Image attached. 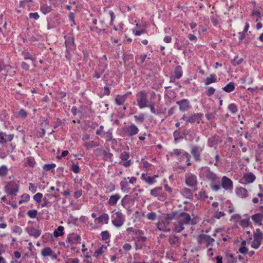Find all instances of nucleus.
Returning a JSON list of instances; mask_svg holds the SVG:
<instances>
[{"mask_svg": "<svg viewBox=\"0 0 263 263\" xmlns=\"http://www.w3.org/2000/svg\"><path fill=\"white\" fill-rule=\"evenodd\" d=\"M136 237L134 239L135 241L140 243H144L147 239V238L145 236H142L141 235H136Z\"/></svg>", "mask_w": 263, "mask_h": 263, "instance_id": "56", "label": "nucleus"}, {"mask_svg": "<svg viewBox=\"0 0 263 263\" xmlns=\"http://www.w3.org/2000/svg\"><path fill=\"white\" fill-rule=\"evenodd\" d=\"M147 218L150 220H155L157 218V214L154 212H151L147 214Z\"/></svg>", "mask_w": 263, "mask_h": 263, "instance_id": "63", "label": "nucleus"}, {"mask_svg": "<svg viewBox=\"0 0 263 263\" xmlns=\"http://www.w3.org/2000/svg\"><path fill=\"white\" fill-rule=\"evenodd\" d=\"M217 82V77L215 74H211L204 80V84L206 85Z\"/></svg>", "mask_w": 263, "mask_h": 263, "instance_id": "33", "label": "nucleus"}, {"mask_svg": "<svg viewBox=\"0 0 263 263\" xmlns=\"http://www.w3.org/2000/svg\"><path fill=\"white\" fill-rule=\"evenodd\" d=\"M183 158L185 157L186 158V163L187 166H190L191 165V156L189 153L187 152H184L183 153Z\"/></svg>", "mask_w": 263, "mask_h": 263, "instance_id": "57", "label": "nucleus"}, {"mask_svg": "<svg viewBox=\"0 0 263 263\" xmlns=\"http://www.w3.org/2000/svg\"><path fill=\"white\" fill-rule=\"evenodd\" d=\"M41 255L43 257L50 256L52 259H57L58 256L50 247L43 248L41 251Z\"/></svg>", "mask_w": 263, "mask_h": 263, "instance_id": "18", "label": "nucleus"}, {"mask_svg": "<svg viewBox=\"0 0 263 263\" xmlns=\"http://www.w3.org/2000/svg\"><path fill=\"white\" fill-rule=\"evenodd\" d=\"M179 106V110L181 112L187 111L191 108L190 101L187 99H183L176 102Z\"/></svg>", "mask_w": 263, "mask_h": 263, "instance_id": "10", "label": "nucleus"}, {"mask_svg": "<svg viewBox=\"0 0 263 263\" xmlns=\"http://www.w3.org/2000/svg\"><path fill=\"white\" fill-rule=\"evenodd\" d=\"M13 134L7 135L6 133L0 132V144H3L8 142H11L14 138Z\"/></svg>", "mask_w": 263, "mask_h": 263, "instance_id": "19", "label": "nucleus"}, {"mask_svg": "<svg viewBox=\"0 0 263 263\" xmlns=\"http://www.w3.org/2000/svg\"><path fill=\"white\" fill-rule=\"evenodd\" d=\"M196 196L198 199L201 200H204L208 197V195H206V191L203 189H201L199 192L198 194L196 195Z\"/></svg>", "mask_w": 263, "mask_h": 263, "instance_id": "40", "label": "nucleus"}, {"mask_svg": "<svg viewBox=\"0 0 263 263\" xmlns=\"http://www.w3.org/2000/svg\"><path fill=\"white\" fill-rule=\"evenodd\" d=\"M135 121L137 123H143L145 120V116L144 114L141 113L139 115L134 116Z\"/></svg>", "mask_w": 263, "mask_h": 263, "instance_id": "45", "label": "nucleus"}, {"mask_svg": "<svg viewBox=\"0 0 263 263\" xmlns=\"http://www.w3.org/2000/svg\"><path fill=\"white\" fill-rule=\"evenodd\" d=\"M180 193L182 196L189 199H192L193 198V194L192 190L187 187H183L180 191Z\"/></svg>", "mask_w": 263, "mask_h": 263, "instance_id": "22", "label": "nucleus"}, {"mask_svg": "<svg viewBox=\"0 0 263 263\" xmlns=\"http://www.w3.org/2000/svg\"><path fill=\"white\" fill-rule=\"evenodd\" d=\"M174 228L173 230L174 231L177 233L181 232L184 229V225L181 222H180L179 220L177 219L176 221L173 223Z\"/></svg>", "mask_w": 263, "mask_h": 263, "instance_id": "28", "label": "nucleus"}, {"mask_svg": "<svg viewBox=\"0 0 263 263\" xmlns=\"http://www.w3.org/2000/svg\"><path fill=\"white\" fill-rule=\"evenodd\" d=\"M235 88V83L233 82H230L227 84L224 87L222 88V89L228 93L231 92L234 90Z\"/></svg>", "mask_w": 263, "mask_h": 263, "instance_id": "34", "label": "nucleus"}, {"mask_svg": "<svg viewBox=\"0 0 263 263\" xmlns=\"http://www.w3.org/2000/svg\"><path fill=\"white\" fill-rule=\"evenodd\" d=\"M125 134L129 137H133L137 135L139 129L137 125L132 123L124 128Z\"/></svg>", "mask_w": 263, "mask_h": 263, "instance_id": "11", "label": "nucleus"}, {"mask_svg": "<svg viewBox=\"0 0 263 263\" xmlns=\"http://www.w3.org/2000/svg\"><path fill=\"white\" fill-rule=\"evenodd\" d=\"M132 94V93L131 91H128L123 95H117L115 99L116 104L118 105H123L127 98Z\"/></svg>", "mask_w": 263, "mask_h": 263, "instance_id": "14", "label": "nucleus"}, {"mask_svg": "<svg viewBox=\"0 0 263 263\" xmlns=\"http://www.w3.org/2000/svg\"><path fill=\"white\" fill-rule=\"evenodd\" d=\"M203 116V115L202 113H195L192 114L188 117V122L192 124L194 123L195 122H197L198 124H199Z\"/></svg>", "mask_w": 263, "mask_h": 263, "instance_id": "20", "label": "nucleus"}, {"mask_svg": "<svg viewBox=\"0 0 263 263\" xmlns=\"http://www.w3.org/2000/svg\"><path fill=\"white\" fill-rule=\"evenodd\" d=\"M40 10L44 14H46L52 11V8L50 6H48L46 4H42L40 7Z\"/></svg>", "mask_w": 263, "mask_h": 263, "instance_id": "39", "label": "nucleus"}, {"mask_svg": "<svg viewBox=\"0 0 263 263\" xmlns=\"http://www.w3.org/2000/svg\"><path fill=\"white\" fill-rule=\"evenodd\" d=\"M251 218L252 220L258 225H262V221H263V214L260 213L255 214L252 216Z\"/></svg>", "mask_w": 263, "mask_h": 263, "instance_id": "29", "label": "nucleus"}, {"mask_svg": "<svg viewBox=\"0 0 263 263\" xmlns=\"http://www.w3.org/2000/svg\"><path fill=\"white\" fill-rule=\"evenodd\" d=\"M254 240L251 243V247L257 249L260 247L261 242L263 240V235H253Z\"/></svg>", "mask_w": 263, "mask_h": 263, "instance_id": "21", "label": "nucleus"}, {"mask_svg": "<svg viewBox=\"0 0 263 263\" xmlns=\"http://www.w3.org/2000/svg\"><path fill=\"white\" fill-rule=\"evenodd\" d=\"M235 193L242 198H246L248 196V191L242 187H237L235 189Z\"/></svg>", "mask_w": 263, "mask_h": 263, "instance_id": "25", "label": "nucleus"}, {"mask_svg": "<svg viewBox=\"0 0 263 263\" xmlns=\"http://www.w3.org/2000/svg\"><path fill=\"white\" fill-rule=\"evenodd\" d=\"M220 160V156L218 152L216 153L214 158H211L208 161V163L210 165L213 164L215 166H218V162Z\"/></svg>", "mask_w": 263, "mask_h": 263, "instance_id": "35", "label": "nucleus"}, {"mask_svg": "<svg viewBox=\"0 0 263 263\" xmlns=\"http://www.w3.org/2000/svg\"><path fill=\"white\" fill-rule=\"evenodd\" d=\"M56 166L55 164L51 163V164H46L43 166V169L46 171H49L52 169H53Z\"/></svg>", "mask_w": 263, "mask_h": 263, "instance_id": "58", "label": "nucleus"}, {"mask_svg": "<svg viewBox=\"0 0 263 263\" xmlns=\"http://www.w3.org/2000/svg\"><path fill=\"white\" fill-rule=\"evenodd\" d=\"M185 183L189 187H195L197 185V179L196 175L189 173L185 174Z\"/></svg>", "mask_w": 263, "mask_h": 263, "instance_id": "7", "label": "nucleus"}, {"mask_svg": "<svg viewBox=\"0 0 263 263\" xmlns=\"http://www.w3.org/2000/svg\"><path fill=\"white\" fill-rule=\"evenodd\" d=\"M102 239L103 240H107L109 239L110 235L107 231H103L101 234Z\"/></svg>", "mask_w": 263, "mask_h": 263, "instance_id": "64", "label": "nucleus"}, {"mask_svg": "<svg viewBox=\"0 0 263 263\" xmlns=\"http://www.w3.org/2000/svg\"><path fill=\"white\" fill-rule=\"evenodd\" d=\"M215 89L212 87H208L206 91V95L211 97L215 92Z\"/></svg>", "mask_w": 263, "mask_h": 263, "instance_id": "61", "label": "nucleus"}, {"mask_svg": "<svg viewBox=\"0 0 263 263\" xmlns=\"http://www.w3.org/2000/svg\"><path fill=\"white\" fill-rule=\"evenodd\" d=\"M96 151L97 152H99L102 154V159L104 161H107L108 159H111L113 156V155L111 153H110L103 149L98 148V149H97Z\"/></svg>", "mask_w": 263, "mask_h": 263, "instance_id": "27", "label": "nucleus"}, {"mask_svg": "<svg viewBox=\"0 0 263 263\" xmlns=\"http://www.w3.org/2000/svg\"><path fill=\"white\" fill-rule=\"evenodd\" d=\"M112 224L116 228H120L125 222V216L120 211L112 212L111 216Z\"/></svg>", "mask_w": 263, "mask_h": 263, "instance_id": "3", "label": "nucleus"}, {"mask_svg": "<svg viewBox=\"0 0 263 263\" xmlns=\"http://www.w3.org/2000/svg\"><path fill=\"white\" fill-rule=\"evenodd\" d=\"M226 259L227 263H236L237 261L236 258L231 254L227 255Z\"/></svg>", "mask_w": 263, "mask_h": 263, "instance_id": "53", "label": "nucleus"}, {"mask_svg": "<svg viewBox=\"0 0 263 263\" xmlns=\"http://www.w3.org/2000/svg\"><path fill=\"white\" fill-rule=\"evenodd\" d=\"M185 152L183 150L180 149H174L172 152L170 153L171 156H180L181 160L183 159V153Z\"/></svg>", "mask_w": 263, "mask_h": 263, "instance_id": "38", "label": "nucleus"}, {"mask_svg": "<svg viewBox=\"0 0 263 263\" xmlns=\"http://www.w3.org/2000/svg\"><path fill=\"white\" fill-rule=\"evenodd\" d=\"M107 247L104 245H102L98 250H97L94 254L93 256L97 257L99 256L100 255H102L105 251V250H106Z\"/></svg>", "mask_w": 263, "mask_h": 263, "instance_id": "44", "label": "nucleus"}, {"mask_svg": "<svg viewBox=\"0 0 263 263\" xmlns=\"http://www.w3.org/2000/svg\"><path fill=\"white\" fill-rule=\"evenodd\" d=\"M175 78L180 79L182 76V67L180 66H177L174 71Z\"/></svg>", "mask_w": 263, "mask_h": 263, "instance_id": "42", "label": "nucleus"}, {"mask_svg": "<svg viewBox=\"0 0 263 263\" xmlns=\"http://www.w3.org/2000/svg\"><path fill=\"white\" fill-rule=\"evenodd\" d=\"M199 176L203 180L210 182V186L212 191L217 192L221 189L220 178L209 167H202Z\"/></svg>", "mask_w": 263, "mask_h": 263, "instance_id": "1", "label": "nucleus"}, {"mask_svg": "<svg viewBox=\"0 0 263 263\" xmlns=\"http://www.w3.org/2000/svg\"><path fill=\"white\" fill-rule=\"evenodd\" d=\"M107 141H111L112 138V129H109L106 133H105Z\"/></svg>", "mask_w": 263, "mask_h": 263, "instance_id": "62", "label": "nucleus"}, {"mask_svg": "<svg viewBox=\"0 0 263 263\" xmlns=\"http://www.w3.org/2000/svg\"><path fill=\"white\" fill-rule=\"evenodd\" d=\"M81 237L77 234H73L67 237L68 241L70 243H81Z\"/></svg>", "mask_w": 263, "mask_h": 263, "instance_id": "30", "label": "nucleus"}, {"mask_svg": "<svg viewBox=\"0 0 263 263\" xmlns=\"http://www.w3.org/2000/svg\"><path fill=\"white\" fill-rule=\"evenodd\" d=\"M203 149V147H201L198 145H194L192 146L190 152L196 161L200 162L201 160V155Z\"/></svg>", "mask_w": 263, "mask_h": 263, "instance_id": "8", "label": "nucleus"}, {"mask_svg": "<svg viewBox=\"0 0 263 263\" xmlns=\"http://www.w3.org/2000/svg\"><path fill=\"white\" fill-rule=\"evenodd\" d=\"M26 231L30 236H33L36 238L39 237L41 234V232L40 230L36 229L33 227L27 228Z\"/></svg>", "mask_w": 263, "mask_h": 263, "instance_id": "23", "label": "nucleus"}, {"mask_svg": "<svg viewBox=\"0 0 263 263\" xmlns=\"http://www.w3.org/2000/svg\"><path fill=\"white\" fill-rule=\"evenodd\" d=\"M130 198V196L128 195H126L123 197V198L121 200V205L124 208H126L127 205L129 203V198Z\"/></svg>", "mask_w": 263, "mask_h": 263, "instance_id": "49", "label": "nucleus"}, {"mask_svg": "<svg viewBox=\"0 0 263 263\" xmlns=\"http://www.w3.org/2000/svg\"><path fill=\"white\" fill-rule=\"evenodd\" d=\"M23 55L25 60H30L33 62L35 61V58L33 57L31 53L28 52H24Z\"/></svg>", "mask_w": 263, "mask_h": 263, "instance_id": "60", "label": "nucleus"}, {"mask_svg": "<svg viewBox=\"0 0 263 263\" xmlns=\"http://www.w3.org/2000/svg\"><path fill=\"white\" fill-rule=\"evenodd\" d=\"M71 170L75 174H78L80 172V168L78 165V163H72L71 165Z\"/></svg>", "mask_w": 263, "mask_h": 263, "instance_id": "52", "label": "nucleus"}, {"mask_svg": "<svg viewBox=\"0 0 263 263\" xmlns=\"http://www.w3.org/2000/svg\"><path fill=\"white\" fill-rule=\"evenodd\" d=\"M37 214V211L36 210H30L27 212L28 216L31 218H36Z\"/></svg>", "mask_w": 263, "mask_h": 263, "instance_id": "55", "label": "nucleus"}, {"mask_svg": "<svg viewBox=\"0 0 263 263\" xmlns=\"http://www.w3.org/2000/svg\"><path fill=\"white\" fill-rule=\"evenodd\" d=\"M126 232L127 233V235H129L131 234L135 235H142L143 234V232L142 230L139 229H136L133 227L127 228L126 230Z\"/></svg>", "mask_w": 263, "mask_h": 263, "instance_id": "32", "label": "nucleus"}, {"mask_svg": "<svg viewBox=\"0 0 263 263\" xmlns=\"http://www.w3.org/2000/svg\"><path fill=\"white\" fill-rule=\"evenodd\" d=\"M168 242L171 245L178 246L179 238L175 235H171L169 236Z\"/></svg>", "mask_w": 263, "mask_h": 263, "instance_id": "37", "label": "nucleus"}, {"mask_svg": "<svg viewBox=\"0 0 263 263\" xmlns=\"http://www.w3.org/2000/svg\"><path fill=\"white\" fill-rule=\"evenodd\" d=\"M222 206L223 208H227L228 212L230 214L233 213L234 211V208L232 203L229 200L226 201L225 203L223 204Z\"/></svg>", "mask_w": 263, "mask_h": 263, "instance_id": "41", "label": "nucleus"}, {"mask_svg": "<svg viewBox=\"0 0 263 263\" xmlns=\"http://www.w3.org/2000/svg\"><path fill=\"white\" fill-rule=\"evenodd\" d=\"M8 172V169L7 167L4 165L0 167V177H5L6 176Z\"/></svg>", "mask_w": 263, "mask_h": 263, "instance_id": "51", "label": "nucleus"}, {"mask_svg": "<svg viewBox=\"0 0 263 263\" xmlns=\"http://www.w3.org/2000/svg\"><path fill=\"white\" fill-rule=\"evenodd\" d=\"M250 223V219L249 218L241 219L240 221V225L244 228H247Z\"/></svg>", "mask_w": 263, "mask_h": 263, "instance_id": "54", "label": "nucleus"}, {"mask_svg": "<svg viewBox=\"0 0 263 263\" xmlns=\"http://www.w3.org/2000/svg\"><path fill=\"white\" fill-rule=\"evenodd\" d=\"M120 198L121 196L118 193L111 195L108 201V204L110 206H115Z\"/></svg>", "mask_w": 263, "mask_h": 263, "instance_id": "26", "label": "nucleus"}, {"mask_svg": "<svg viewBox=\"0 0 263 263\" xmlns=\"http://www.w3.org/2000/svg\"><path fill=\"white\" fill-rule=\"evenodd\" d=\"M162 190V187H156L151 190L150 191V194L151 196L157 197L159 200H164L165 198L164 196L160 193Z\"/></svg>", "mask_w": 263, "mask_h": 263, "instance_id": "17", "label": "nucleus"}, {"mask_svg": "<svg viewBox=\"0 0 263 263\" xmlns=\"http://www.w3.org/2000/svg\"><path fill=\"white\" fill-rule=\"evenodd\" d=\"M130 157L129 153L126 152H123L120 155V158L123 161L122 165L126 167H129L131 165V160H129Z\"/></svg>", "mask_w": 263, "mask_h": 263, "instance_id": "15", "label": "nucleus"}, {"mask_svg": "<svg viewBox=\"0 0 263 263\" xmlns=\"http://www.w3.org/2000/svg\"><path fill=\"white\" fill-rule=\"evenodd\" d=\"M251 15L257 16V18L255 20V22H257L261 17V12L258 9L254 8L252 11Z\"/></svg>", "mask_w": 263, "mask_h": 263, "instance_id": "46", "label": "nucleus"}, {"mask_svg": "<svg viewBox=\"0 0 263 263\" xmlns=\"http://www.w3.org/2000/svg\"><path fill=\"white\" fill-rule=\"evenodd\" d=\"M128 183L126 180V178H124L120 182L121 190L122 192H126Z\"/></svg>", "mask_w": 263, "mask_h": 263, "instance_id": "47", "label": "nucleus"}, {"mask_svg": "<svg viewBox=\"0 0 263 263\" xmlns=\"http://www.w3.org/2000/svg\"><path fill=\"white\" fill-rule=\"evenodd\" d=\"M243 61L242 58H239L238 56H235L232 62V64L233 66H236L241 64Z\"/></svg>", "mask_w": 263, "mask_h": 263, "instance_id": "50", "label": "nucleus"}, {"mask_svg": "<svg viewBox=\"0 0 263 263\" xmlns=\"http://www.w3.org/2000/svg\"><path fill=\"white\" fill-rule=\"evenodd\" d=\"M220 186L225 190L230 191L233 189V182L231 179L224 176L221 178Z\"/></svg>", "mask_w": 263, "mask_h": 263, "instance_id": "9", "label": "nucleus"}, {"mask_svg": "<svg viewBox=\"0 0 263 263\" xmlns=\"http://www.w3.org/2000/svg\"><path fill=\"white\" fill-rule=\"evenodd\" d=\"M33 199L37 203H40L43 198V194L37 193L33 196Z\"/></svg>", "mask_w": 263, "mask_h": 263, "instance_id": "59", "label": "nucleus"}, {"mask_svg": "<svg viewBox=\"0 0 263 263\" xmlns=\"http://www.w3.org/2000/svg\"><path fill=\"white\" fill-rule=\"evenodd\" d=\"M158 175H155L153 176H148L147 174L143 173L141 175V179L149 185L153 184L157 182L156 178H158Z\"/></svg>", "mask_w": 263, "mask_h": 263, "instance_id": "16", "label": "nucleus"}, {"mask_svg": "<svg viewBox=\"0 0 263 263\" xmlns=\"http://www.w3.org/2000/svg\"><path fill=\"white\" fill-rule=\"evenodd\" d=\"M228 108L232 114H235L238 111L237 106L234 103L230 104Z\"/></svg>", "mask_w": 263, "mask_h": 263, "instance_id": "48", "label": "nucleus"}, {"mask_svg": "<svg viewBox=\"0 0 263 263\" xmlns=\"http://www.w3.org/2000/svg\"><path fill=\"white\" fill-rule=\"evenodd\" d=\"M255 179V176L252 173L250 172L244 174L240 179L239 182L242 184H247L254 182Z\"/></svg>", "mask_w": 263, "mask_h": 263, "instance_id": "12", "label": "nucleus"}, {"mask_svg": "<svg viewBox=\"0 0 263 263\" xmlns=\"http://www.w3.org/2000/svg\"><path fill=\"white\" fill-rule=\"evenodd\" d=\"M197 241L198 244L208 248L213 246L215 239L210 235L202 234L198 236Z\"/></svg>", "mask_w": 263, "mask_h": 263, "instance_id": "4", "label": "nucleus"}, {"mask_svg": "<svg viewBox=\"0 0 263 263\" xmlns=\"http://www.w3.org/2000/svg\"><path fill=\"white\" fill-rule=\"evenodd\" d=\"M96 221H97L98 223H105V224H107L109 221V216L106 213H103L99 217L96 219Z\"/></svg>", "mask_w": 263, "mask_h": 263, "instance_id": "31", "label": "nucleus"}, {"mask_svg": "<svg viewBox=\"0 0 263 263\" xmlns=\"http://www.w3.org/2000/svg\"><path fill=\"white\" fill-rule=\"evenodd\" d=\"M171 223L164 217L157 223L156 226L159 231L168 232L171 230Z\"/></svg>", "mask_w": 263, "mask_h": 263, "instance_id": "6", "label": "nucleus"}, {"mask_svg": "<svg viewBox=\"0 0 263 263\" xmlns=\"http://www.w3.org/2000/svg\"><path fill=\"white\" fill-rule=\"evenodd\" d=\"M220 141V139L219 137L216 135H215L208 139V145L209 147H212L213 146H216Z\"/></svg>", "mask_w": 263, "mask_h": 263, "instance_id": "24", "label": "nucleus"}, {"mask_svg": "<svg viewBox=\"0 0 263 263\" xmlns=\"http://www.w3.org/2000/svg\"><path fill=\"white\" fill-rule=\"evenodd\" d=\"M64 234V227L59 226L58 229H55L53 232V235L55 237L61 236Z\"/></svg>", "mask_w": 263, "mask_h": 263, "instance_id": "43", "label": "nucleus"}, {"mask_svg": "<svg viewBox=\"0 0 263 263\" xmlns=\"http://www.w3.org/2000/svg\"><path fill=\"white\" fill-rule=\"evenodd\" d=\"M177 219L183 225L190 224L191 217L189 214L185 212H181L177 216Z\"/></svg>", "mask_w": 263, "mask_h": 263, "instance_id": "13", "label": "nucleus"}, {"mask_svg": "<svg viewBox=\"0 0 263 263\" xmlns=\"http://www.w3.org/2000/svg\"><path fill=\"white\" fill-rule=\"evenodd\" d=\"M83 145L89 149L93 147L99 146L100 145V143L94 141H85Z\"/></svg>", "mask_w": 263, "mask_h": 263, "instance_id": "36", "label": "nucleus"}, {"mask_svg": "<svg viewBox=\"0 0 263 263\" xmlns=\"http://www.w3.org/2000/svg\"><path fill=\"white\" fill-rule=\"evenodd\" d=\"M137 105L139 108L142 109L148 106L149 101L147 98V93L146 91L142 90L139 91L137 95Z\"/></svg>", "mask_w": 263, "mask_h": 263, "instance_id": "2", "label": "nucleus"}, {"mask_svg": "<svg viewBox=\"0 0 263 263\" xmlns=\"http://www.w3.org/2000/svg\"><path fill=\"white\" fill-rule=\"evenodd\" d=\"M19 184L14 181H10L7 183L5 187V192L10 195H15L18 191Z\"/></svg>", "mask_w": 263, "mask_h": 263, "instance_id": "5", "label": "nucleus"}]
</instances>
